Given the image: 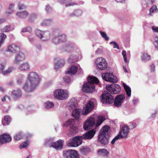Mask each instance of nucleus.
I'll use <instances>...</instances> for the list:
<instances>
[{
  "label": "nucleus",
  "instance_id": "1",
  "mask_svg": "<svg viewBox=\"0 0 158 158\" xmlns=\"http://www.w3.org/2000/svg\"><path fill=\"white\" fill-rule=\"evenodd\" d=\"M88 82L84 84L82 87V91L86 93H91L95 91L94 84L99 82L98 79L96 77L89 76L87 78Z\"/></svg>",
  "mask_w": 158,
  "mask_h": 158
},
{
  "label": "nucleus",
  "instance_id": "2",
  "mask_svg": "<svg viewBox=\"0 0 158 158\" xmlns=\"http://www.w3.org/2000/svg\"><path fill=\"white\" fill-rule=\"evenodd\" d=\"M109 128V126H105L100 130L99 132L98 137V141L103 146L107 145L109 143L108 137Z\"/></svg>",
  "mask_w": 158,
  "mask_h": 158
},
{
  "label": "nucleus",
  "instance_id": "3",
  "mask_svg": "<svg viewBox=\"0 0 158 158\" xmlns=\"http://www.w3.org/2000/svg\"><path fill=\"white\" fill-rule=\"evenodd\" d=\"M36 35L43 41L48 40L50 38L51 33L48 30L41 31L39 29H37L35 31Z\"/></svg>",
  "mask_w": 158,
  "mask_h": 158
},
{
  "label": "nucleus",
  "instance_id": "4",
  "mask_svg": "<svg viewBox=\"0 0 158 158\" xmlns=\"http://www.w3.org/2000/svg\"><path fill=\"white\" fill-rule=\"evenodd\" d=\"M54 96L60 100L66 99L69 97L68 92L65 90L57 89L54 92Z\"/></svg>",
  "mask_w": 158,
  "mask_h": 158
},
{
  "label": "nucleus",
  "instance_id": "5",
  "mask_svg": "<svg viewBox=\"0 0 158 158\" xmlns=\"http://www.w3.org/2000/svg\"><path fill=\"white\" fill-rule=\"evenodd\" d=\"M76 120L73 119H70L65 122L64 124V126L67 127L69 126L70 131L73 134H75L78 132L77 127L75 126Z\"/></svg>",
  "mask_w": 158,
  "mask_h": 158
},
{
  "label": "nucleus",
  "instance_id": "6",
  "mask_svg": "<svg viewBox=\"0 0 158 158\" xmlns=\"http://www.w3.org/2000/svg\"><path fill=\"white\" fill-rule=\"evenodd\" d=\"M106 89L112 94H117L121 91V87L117 84H112L107 85L106 86Z\"/></svg>",
  "mask_w": 158,
  "mask_h": 158
},
{
  "label": "nucleus",
  "instance_id": "7",
  "mask_svg": "<svg viewBox=\"0 0 158 158\" xmlns=\"http://www.w3.org/2000/svg\"><path fill=\"white\" fill-rule=\"evenodd\" d=\"M102 79L106 81L112 83H116L118 80L117 77L112 73H103L102 74Z\"/></svg>",
  "mask_w": 158,
  "mask_h": 158
},
{
  "label": "nucleus",
  "instance_id": "8",
  "mask_svg": "<svg viewBox=\"0 0 158 158\" xmlns=\"http://www.w3.org/2000/svg\"><path fill=\"white\" fill-rule=\"evenodd\" d=\"M101 101L103 103L110 104L114 102V98L109 93H106L102 94Z\"/></svg>",
  "mask_w": 158,
  "mask_h": 158
},
{
  "label": "nucleus",
  "instance_id": "9",
  "mask_svg": "<svg viewBox=\"0 0 158 158\" xmlns=\"http://www.w3.org/2000/svg\"><path fill=\"white\" fill-rule=\"evenodd\" d=\"M96 64L100 70H104L107 69V64L105 59L102 57L98 58L96 60Z\"/></svg>",
  "mask_w": 158,
  "mask_h": 158
},
{
  "label": "nucleus",
  "instance_id": "10",
  "mask_svg": "<svg viewBox=\"0 0 158 158\" xmlns=\"http://www.w3.org/2000/svg\"><path fill=\"white\" fill-rule=\"evenodd\" d=\"M81 136H77L71 138L70 142L68 143V146L73 147H77L81 144L82 143Z\"/></svg>",
  "mask_w": 158,
  "mask_h": 158
},
{
  "label": "nucleus",
  "instance_id": "11",
  "mask_svg": "<svg viewBox=\"0 0 158 158\" xmlns=\"http://www.w3.org/2000/svg\"><path fill=\"white\" fill-rule=\"evenodd\" d=\"M125 95L124 94H120L117 96L114 99V106L117 107L121 106L125 100Z\"/></svg>",
  "mask_w": 158,
  "mask_h": 158
},
{
  "label": "nucleus",
  "instance_id": "12",
  "mask_svg": "<svg viewBox=\"0 0 158 158\" xmlns=\"http://www.w3.org/2000/svg\"><path fill=\"white\" fill-rule=\"evenodd\" d=\"M63 156L64 158H78V154L75 150L71 149L63 152Z\"/></svg>",
  "mask_w": 158,
  "mask_h": 158
},
{
  "label": "nucleus",
  "instance_id": "13",
  "mask_svg": "<svg viewBox=\"0 0 158 158\" xmlns=\"http://www.w3.org/2000/svg\"><path fill=\"white\" fill-rule=\"evenodd\" d=\"M28 79L29 81L31 84L33 83L35 84L38 85L39 82V77L38 74L35 72H31L28 75Z\"/></svg>",
  "mask_w": 158,
  "mask_h": 158
},
{
  "label": "nucleus",
  "instance_id": "14",
  "mask_svg": "<svg viewBox=\"0 0 158 158\" xmlns=\"http://www.w3.org/2000/svg\"><path fill=\"white\" fill-rule=\"evenodd\" d=\"M95 124L94 119L93 117H91L85 122L83 125V128L85 130H88L92 128Z\"/></svg>",
  "mask_w": 158,
  "mask_h": 158
},
{
  "label": "nucleus",
  "instance_id": "15",
  "mask_svg": "<svg viewBox=\"0 0 158 158\" xmlns=\"http://www.w3.org/2000/svg\"><path fill=\"white\" fill-rule=\"evenodd\" d=\"M60 30L58 29H54L52 32L53 37L52 39V42L55 44H57L60 43L59 34L60 33Z\"/></svg>",
  "mask_w": 158,
  "mask_h": 158
},
{
  "label": "nucleus",
  "instance_id": "16",
  "mask_svg": "<svg viewBox=\"0 0 158 158\" xmlns=\"http://www.w3.org/2000/svg\"><path fill=\"white\" fill-rule=\"evenodd\" d=\"M38 85L33 83L31 84V82L29 81L24 85L23 89L26 92H29L34 90Z\"/></svg>",
  "mask_w": 158,
  "mask_h": 158
},
{
  "label": "nucleus",
  "instance_id": "17",
  "mask_svg": "<svg viewBox=\"0 0 158 158\" xmlns=\"http://www.w3.org/2000/svg\"><path fill=\"white\" fill-rule=\"evenodd\" d=\"M94 107V103L91 101H89L86 104L84 110L82 112L83 115H86L92 110Z\"/></svg>",
  "mask_w": 158,
  "mask_h": 158
},
{
  "label": "nucleus",
  "instance_id": "18",
  "mask_svg": "<svg viewBox=\"0 0 158 158\" xmlns=\"http://www.w3.org/2000/svg\"><path fill=\"white\" fill-rule=\"evenodd\" d=\"M129 129L128 127L126 125H124L122 128L121 130L118 134L121 139L127 137L129 132Z\"/></svg>",
  "mask_w": 158,
  "mask_h": 158
},
{
  "label": "nucleus",
  "instance_id": "19",
  "mask_svg": "<svg viewBox=\"0 0 158 158\" xmlns=\"http://www.w3.org/2000/svg\"><path fill=\"white\" fill-rule=\"evenodd\" d=\"M95 133V130L93 129L86 132L81 136V138L84 139H91L94 136Z\"/></svg>",
  "mask_w": 158,
  "mask_h": 158
},
{
  "label": "nucleus",
  "instance_id": "20",
  "mask_svg": "<svg viewBox=\"0 0 158 158\" xmlns=\"http://www.w3.org/2000/svg\"><path fill=\"white\" fill-rule=\"evenodd\" d=\"M11 140V137L8 134H4L0 135V145L3 144L4 142H9Z\"/></svg>",
  "mask_w": 158,
  "mask_h": 158
},
{
  "label": "nucleus",
  "instance_id": "21",
  "mask_svg": "<svg viewBox=\"0 0 158 158\" xmlns=\"http://www.w3.org/2000/svg\"><path fill=\"white\" fill-rule=\"evenodd\" d=\"M64 141L61 139H59L56 142H54L53 144L52 148L56 150H61L63 148Z\"/></svg>",
  "mask_w": 158,
  "mask_h": 158
},
{
  "label": "nucleus",
  "instance_id": "22",
  "mask_svg": "<svg viewBox=\"0 0 158 158\" xmlns=\"http://www.w3.org/2000/svg\"><path fill=\"white\" fill-rule=\"evenodd\" d=\"M74 45L73 44H72L69 42H67L63 46L62 49L63 51L70 52L73 50V48Z\"/></svg>",
  "mask_w": 158,
  "mask_h": 158
},
{
  "label": "nucleus",
  "instance_id": "23",
  "mask_svg": "<svg viewBox=\"0 0 158 158\" xmlns=\"http://www.w3.org/2000/svg\"><path fill=\"white\" fill-rule=\"evenodd\" d=\"M19 47L15 44H12L8 45L6 49V51L14 53L19 52Z\"/></svg>",
  "mask_w": 158,
  "mask_h": 158
},
{
  "label": "nucleus",
  "instance_id": "24",
  "mask_svg": "<svg viewBox=\"0 0 158 158\" xmlns=\"http://www.w3.org/2000/svg\"><path fill=\"white\" fill-rule=\"evenodd\" d=\"M77 106V99L75 98H72L68 104V106L69 110L74 109Z\"/></svg>",
  "mask_w": 158,
  "mask_h": 158
},
{
  "label": "nucleus",
  "instance_id": "25",
  "mask_svg": "<svg viewBox=\"0 0 158 158\" xmlns=\"http://www.w3.org/2000/svg\"><path fill=\"white\" fill-rule=\"evenodd\" d=\"M22 95L21 90L19 89L13 90L11 92V96L15 99H17L20 98Z\"/></svg>",
  "mask_w": 158,
  "mask_h": 158
},
{
  "label": "nucleus",
  "instance_id": "26",
  "mask_svg": "<svg viewBox=\"0 0 158 158\" xmlns=\"http://www.w3.org/2000/svg\"><path fill=\"white\" fill-rule=\"evenodd\" d=\"M83 13V11L80 9L74 10L72 12L69 14L68 16L69 17H72L74 16L78 17L81 16Z\"/></svg>",
  "mask_w": 158,
  "mask_h": 158
},
{
  "label": "nucleus",
  "instance_id": "27",
  "mask_svg": "<svg viewBox=\"0 0 158 158\" xmlns=\"http://www.w3.org/2000/svg\"><path fill=\"white\" fill-rule=\"evenodd\" d=\"M25 58L24 55L22 52H19L16 54L14 61L15 63H18L24 60Z\"/></svg>",
  "mask_w": 158,
  "mask_h": 158
},
{
  "label": "nucleus",
  "instance_id": "28",
  "mask_svg": "<svg viewBox=\"0 0 158 158\" xmlns=\"http://www.w3.org/2000/svg\"><path fill=\"white\" fill-rule=\"evenodd\" d=\"M81 110L80 109H76L73 110L72 113L73 117L77 120H78L80 116Z\"/></svg>",
  "mask_w": 158,
  "mask_h": 158
},
{
  "label": "nucleus",
  "instance_id": "29",
  "mask_svg": "<svg viewBox=\"0 0 158 158\" xmlns=\"http://www.w3.org/2000/svg\"><path fill=\"white\" fill-rule=\"evenodd\" d=\"M19 69L21 71H29L30 69V67L27 63H25L20 65Z\"/></svg>",
  "mask_w": 158,
  "mask_h": 158
},
{
  "label": "nucleus",
  "instance_id": "30",
  "mask_svg": "<svg viewBox=\"0 0 158 158\" xmlns=\"http://www.w3.org/2000/svg\"><path fill=\"white\" fill-rule=\"evenodd\" d=\"M64 63L65 61L63 59H60L57 63H54V68L55 69H58L63 66Z\"/></svg>",
  "mask_w": 158,
  "mask_h": 158
},
{
  "label": "nucleus",
  "instance_id": "31",
  "mask_svg": "<svg viewBox=\"0 0 158 158\" xmlns=\"http://www.w3.org/2000/svg\"><path fill=\"white\" fill-rule=\"evenodd\" d=\"M72 0H58L59 2L61 3L65 4V6L68 7L70 6H73L77 4L74 2H71Z\"/></svg>",
  "mask_w": 158,
  "mask_h": 158
},
{
  "label": "nucleus",
  "instance_id": "32",
  "mask_svg": "<svg viewBox=\"0 0 158 158\" xmlns=\"http://www.w3.org/2000/svg\"><path fill=\"white\" fill-rule=\"evenodd\" d=\"M78 69V67L75 65H73L70 68L69 71L65 72L66 74H69L70 75L75 74L77 72Z\"/></svg>",
  "mask_w": 158,
  "mask_h": 158
},
{
  "label": "nucleus",
  "instance_id": "33",
  "mask_svg": "<svg viewBox=\"0 0 158 158\" xmlns=\"http://www.w3.org/2000/svg\"><path fill=\"white\" fill-rule=\"evenodd\" d=\"M54 141V139L52 138H48L45 139L44 144L45 146L50 147H52Z\"/></svg>",
  "mask_w": 158,
  "mask_h": 158
},
{
  "label": "nucleus",
  "instance_id": "34",
  "mask_svg": "<svg viewBox=\"0 0 158 158\" xmlns=\"http://www.w3.org/2000/svg\"><path fill=\"white\" fill-rule=\"evenodd\" d=\"M81 153L83 154H85L91 151L90 148L87 146L82 147L80 149Z\"/></svg>",
  "mask_w": 158,
  "mask_h": 158
},
{
  "label": "nucleus",
  "instance_id": "35",
  "mask_svg": "<svg viewBox=\"0 0 158 158\" xmlns=\"http://www.w3.org/2000/svg\"><path fill=\"white\" fill-rule=\"evenodd\" d=\"M53 22L52 19H45L43 20L41 23V25L42 26H48L50 25Z\"/></svg>",
  "mask_w": 158,
  "mask_h": 158
},
{
  "label": "nucleus",
  "instance_id": "36",
  "mask_svg": "<svg viewBox=\"0 0 158 158\" xmlns=\"http://www.w3.org/2000/svg\"><path fill=\"white\" fill-rule=\"evenodd\" d=\"M28 14V13L26 11L19 12L16 14V15L20 18H25L27 16Z\"/></svg>",
  "mask_w": 158,
  "mask_h": 158
},
{
  "label": "nucleus",
  "instance_id": "37",
  "mask_svg": "<svg viewBox=\"0 0 158 158\" xmlns=\"http://www.w3.org/2000/svg\"><path fill=\"white\" fill-rule=\"evenodd\" d=\"M11 121V118L9 116L5 117L4 120L2 121V123L3 125H8Z\"/></svg>",
  "mask_w": 158,
  "mask_h": 158
},
{
  "label": "nucleus",
  "instance_id": "38",
  "mask_svg": "<svg viewBox=\"0 0 158 158\" xmlns=\"http://www.w3.org/2000/svg\"><path fill=\"white\" fill-rule=\"evenodd\" d=\"M105 120V118L104 116H98L96 123V126H99Z\"/></svg>",
  "mask_w": 158,
  "mask_h": 158
},
{
  "label": "nucleus",
  "instance_id": "39",
  "mask_svg": "<svg viewBox=\"0 0 158 158\" xmlns=\"http://www.w3.org/2000/svg\"><path fill=\"white\" fill-rule=\"evenodd\" d=\"M123 86L127 94L128 97L131 95V88L127 85L125 83H123Z\"/></svg>",
  "mask_w": 158,
  "mask_h": 158
},
{
  "label": "nucleus",
  "instance_id": "40",
  "mask_svg": "<svg viewBox=\"0 0 158 158\" xmlns=\"http://www.w3.org/2000/svg\"><path fill=\"white\" fill-rule=\"evenodd\" d=\"M98 154L103 156H107L109 154V152L105 149H99L98 151Z\"/></svg>",
  "mask_w": 158,
  "mask_h": 158
},
{
  "label": "nucleus",
  "instance_id": "41",
  "mask_svg": "<svg viewBox=\"0 0 158 158\" xmlns=\"http://www.w3.org/2000/svg\"><path fill=\"white\" fill-rule=\"evenodd\" d=\"M158 9L157 8L156 6V5H153L150 9V13L149 15L151 16H152V14L157 12Z\"/></svg>",
  "mask_w": 158,
  "mask_h": 158
},
{
  "label": "nucleus",
  "instance_id": "42",
  "mask_svg": "<svg viewBox=\"0 0 158 158\" xmlns=\"http://www.w3.org/2000/svg\"><path fill=\"white\" fill-rule=\"evenodd\" d=\"M0 48L2 45L4 43L5 39L6 38V36L4 33H1L0 35Z\"/></svg>",
  "mask_w": 158,
  "mask_h": 158
},
{
  "label": "nucleus",
  "instance_id": "43",
  "mask_svg": "<svg viewBox=\"0 0 158 158\" xmlns=\"http://www.w3.org/2000/svg\"><path fill=\"white\" fill-rule=\"evenodd\" d=\"M54 105L53 102L47 101L45 103L44 106L47 109H49L53 107Z\"/></svg>",
  "mask_w": 158,
  "mask_h": 158
},
{
  "label": "nucleus",
  "instance_id": "44",
  "mask_svg": "<svg viewBox=\"0 0 158 158\" xmlns=\"http://www.w3.org/2000/svg\"><path fill=\"white\" fill-rule=\"evenodd\" d=\"M142 59L143 60L146 61L149 60L151 59V56L147 54L144 53L142 56Z\"/></svg>",
  "mask_w": 158,
  "mask_h": 158
},
{
  "label": "nucleus",
  "instance_id": "45",
  "mask_svg": "<svg viewBox=\"0 0 158 158\" xmlns=\"http://www.w3.org/2000/svg\"><path fill=\"white\" fill-rule=\"evenodd\" d=\"M59 37L60 42H64L66 41V36L64 34L61 35L60 33H59Z\"/></svg>",
  "mask_w": 158,
  "mask_h": 158
},
{
  "label": "nucleus",
  "instance_id": "46",
  "mask_svg": "<svg viewBox=\"0 0 158 158\" xmlns=\"http://www.w3.org/2000/svg\"><path fill=\"white\" fill-rule=\"evenodd\" d=\"M24 77V76L23 75L21 74L19 76L17 80V83L18 84L20 85L22 84L23 80Z\"/></svg>",
  "mask_w": 158,
  "mask_h": 158
},
{
  "label": "nucleus",
  "instance_id": "47",
  "mask_svg": "<svg viewBox=\"0 0 158 158\" xmlns=\"http://www.w3.org/2000/svg\"><path fill=\"white\" fill-rule=\"evenodd\" d=\"M10 30V25L5 26L3 28L1 29V31L3 32H8Z\"/></svg>",
  "mask_w": 158,
  "mask_h": 158
},
{
  "label": "nucleus",
  "instance_id": "48",
  "mask_svg": "<svg viewBox=\"0 0 158 158\" xmlns=\"http://www.w3.org/2000/svg\"><path fill=\"white\" fill-rule=\"evenodd\" d=\"M77 60L76 56H71L68 59V61L70 63H73L76 61Z\"/></svg>",
  "mask_w": 158,
  "mask_h": 158
},
{
  "label": "nucleus",
  "instance_id": "49",
  "mask_svg": "<svg viewBox=\"0 0 158 158\" xmlns=\"http://www.w3.org/2000/svg\"><path fill=\"white\" fill-rule=\"evenodd\" d=\"M29 144L28 140H26L25 141L22 143L20 145L19 148L20 149L26 148L27 147Z\"/></svg>",
  "mask_w": 158,
  "mask_h": 158
},
{
  "label": "nucleus",
  "instance_id": "50",
  "mask_svg": "<svg viewBox=\"0 0 158 158\" xmlns=\"http://www.w3.org/2000/svg\"><path fill=\"white\" fill-rule=\"evenodd\" d=\"M22 137V133L21 132H19L15 135L14 138L15 140H18L21 139Z\"/></svg>",
  "mask_w": 158,
  "mask_h": 158
},
{
  "label": "nucleus",
  "instance_id": "51",
  "mask_svg": "<svg viewBox=\"0 0 158 158\" xmlns=\"http://www.w3.org/2000/svg\"><path fill=\"white\" fill-rule=\"evenodd\" d=\"M15 6L14 4L11 3L9 7L8 8L9 11L6 13L8 14H10L14 11L13 10L14 7Z\"/></svg>",
  "mask_w": 158,
  "mask_h": 158
},
{
  "label": "nucleus",
  "instance_id": "52",
  "mask_svg": "<svg viewBox=\"0 0 158 158\" xmlns=\"http://www.w3.org/2000/svg\"><path fill=\"white\" fill-rule=\"evenodd\" d=\"M32 31V28L30 27H27L22 30V32H31Z\"/></svg>",
  "mask_w": 158,
  "mask_h": 158
},
{
  "label": "nucleus",
  "instance_id": "53",
  "mask_svg": "<svg viewBox=\"0 0 158 158\" xmlns=\"http://www.w3.org/2000/svg\"><path fill=\"white\" fill-rule=\"evenodd\" d=\"M100 33L102 37L104 38L106 40L108 41L109 40V38L105 32L100 31Z\"/></svg>",
  "mask_w": 158,
  "mask_h": 158
},
{
  "label": "nucleus",
  "instance_id": "54",
  "mask_svg": "<svg viewBox=\"0 0 158 158\" xmlns=\"http://www.w3.org/2000/svg\"><path fill=\"white\" fill-rule=\"evenodd\" d=\"M37 17V15L35 14H32L29 17V21L30 22H32Z\"/></svg>",
  "mask_w": 158,
  "mask_h": 158
},
{
  "label": "nucleus",
  "instance_id": "55",
  "mask_svg": "<svg viewBox=\"0 0 158 158\" xmlns=\"http://www.w3.org/2000/svg\"><path fill=\"white\" fill-rule=\"evenodd\" d=\"M130 125H129L130 129H132L136 127V124L134 121L130 123Z\"/></svg>",
  "mask_w": 158,
  "mask_h": 158
},
{
  "label": "nucleus",
  "instance_id": "56",
  "mask_svg": "<svg viewBox=\"0 0 158 158\" xmlns=\"http://www.w3.org/2000/svg\"><path fill=\"white\" fill-rule=\"evenodd\" d=\"M18 7L19 10H22L23 9H26L27 8V6L24 4L19 3L18 4Z\"/></svg>",
  "mask_w": 158,
  "mask_h": 158
},
{
  "label": "nucleus",
  "instance_id": "57",
  "mask_svg": "<svg viewBox=\"0 0 158 158\" xmlns=\"http://www.w3.org/2000/svg\"><path fill=\"white\" fill-rule=\"evenodd\" d=\"M110 44H113V48H116L118 49H120V48L119 47L118 44L115 41H112L110 43Z\"/></svg>",
  "mask_w": 158,
  "mask_h": 158
},
{
  "label": "nucleus",
  "instance_id": "58",
  "mask_svg": "<svg viewBox=\"0 0 158 158\" xmlns=\"http://www.w3.org/2000/svg\"><path fill=\"white\" fill-rule=\"evenodd\" d=\"M63 80L66 83H69L71 81L70 77L68 76H65L63 78Z\"/></svg>",
  "mask_w": 158,
  "mask_h": 158
},
{
  "label": "nucleus",
  "instance_id": "59",
  "mask_svg": "<svg viewBox=\"0 0 158 158\" xmlns=\"http://www.w3.org/2000/svg\"><path fill=\"white\" fill-rule=\"evenodd\" d=\"M122 53V55L123 56L124 61L126 63L127 62V60L126 51L124 50H123Z\"/></svg>",
  "mask_w": 158,
  "mask_h": 158
},
{
  "label": "nucleus",
  "instance_id": "60",
  "mask_svg": "<svg viewBox=\"0 0 158 158\" xmlns=\"http://www.w3.org/2000/svg\"><path fill=\"white\" fill-rule=\"evenodd\" d=\"M45 10L47 13H49L52 11V10L51 6L48 5L46 6Z\"/></svg>",
  "mask_w": 158,
  "mask_h": 158
},
{
  "label": "nucleus",
  "instance_id": "61",
  "mask_svg": "<svg viewBox=\"0 0 158 158\" xmlns=\"http://www.w3.org/2000/svg\"><path fill=\"white\" fill-rule=\"evenodd\" d=\"M121 138L120 137L119 135H118L116 136L112 140L111 142V143L112 144H114L115 142V141L119 139H120Z\"/></svg>",
  "mask_w": 158,
  "mask_h": 158
},
{
  "label": "nucleus",
  "instance_id": "62",
  "mask_svg": "<svg viewBox=\"0 0 158 158\" xmlns=\"http://www.w3.org/2000/svg\"><path fill=\"white\" fill-rule=\"evenodd\" d=\"M154 45L155 46V48L158 50V40L157 39L155 40V41L154 42Z\"/></svg>",
  "mask_w": 158,
  "mask_h": 158
},
{
  "label": "nucleus",
  "instance_id": "63",
  "mask_svg": "<svg viewBox=\"0 0 158 158\" xmlns=\"http://www.w3.org/2000/svg\"><path fill=\"white\" fill-rule=\"evenodd\" d=\"M147 4H152L154 2L155 0H144Z\"/></svg>",
  "mask_w": 158,
  "mask_h": 158
},
{
  "label": "nucleus",
  "instance_id": "64",
  "mask_svg": "<svg viewBox=\"0 0 158 158\" xmlns=\"http://www.w3.org/2000/svg\"><path fill=\"white\" fill-rule=\"evenodd\" d=\"M102 52V51L101 49L100 48H98L95 52V54L98 55V54H101Z\"/></svg>",
  "mask_w": 158,
  "mask_h": 158
}]
</instances>
